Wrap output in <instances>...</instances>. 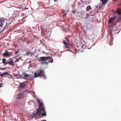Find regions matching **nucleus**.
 <instances>
[{"instance_id": "obj_1", "label": "nucleus", "mask_w": 121, "mask_h": 121, "mask_svg": "<svg viewBox=\"0 0 121 121\" xmlns=\"http://www.w3.org/2000/svg\"><path fill=\"white\" fill-rule=\"evenodd\" d=\"M40 59L41 61H43L41 64H48V63H52L53 62V60L52 57L50 56L42 57H40Z\"/></svg>"}, {"instance_id": "obj_2", "label": "nucleus", "mask_w": 121, "mask_h": 121, "mask_svg": "<svg viewBox=\"0 0 121 121\" xmlns=\"http://www.w3.org/2000/svg\"><path fill=\"white\" fill-rule=\"evenodd\" d=\"M34 75L33 77L36 78L37 77H43L44 79L46 78V76L44 74V71L43 70L40 69L38 70L36 72L34 73Z\"/></svg>"}, {"instance_id": "obj_3", "label": "nucleus", "mask_w": 121, "mask_h": 121, "mask_svg": "<svg viewBox=\"0 0 121 121\" xmlns=\"http://www.w3.org/2000/svg\"><path fill=\"white\" fill-rule=\"evenodd\" d=\"M40 111L43 113L42 114V116H46V112L45 111V108L43 104L42 103L39 104L38 109Z\"/></svg>"}, {"instance_id": "obj_4", "label": "nucleus", "mask_w": 121, "mask_h": 121, "mask_svg": "<svg viewBox=\"0 0 121 121\" xmlns=\"http://www.w3.org/2000/svg\"><path fill=\"white\" fill-rule=\"evenodd\" d=\"M115 17H113L109 19L108 21L109 23L112 25V26H115L116 23V21H115Z\"/></svg>"}, {"instance_id": "obj_5", "label": "nucleus", "mask_w": 121, "mask_h": 121, "mask_svg": "<svg viewBox=\"0 0 121 121\" xmlns=\"http://www.w3.org/2000/svg\"><path fill=\"white\" fill-rule=\"evenodd\" d=\"M116 12L117 13L118 15H120V17H119L117 19V21L118 22L121 20V9L117 10Z\"/></svg>"}, {"instance_id": "obj_6", "label": "nucleus", "mask_w": 121, "mask_h": 121, "mask_svg": "<svg viewBox=\"0 0 121 121\" xmlns=\"http://www.w3.org/2000/svg\"><path fill=\"white\" fill-rule=\"evenodd\" d=\"M43 113L42 112L40 111V110H39L38 109V110H36L35 111H34L33 112V113L35 115H39L40 114H42Z\"/></svg>"}, {"instance_id": "obj_7", "label": "nucleus", "mask_w": 121, "mask_h": 121, "mask_svg": "<svg viewBox=\"0 0 121 121\" xmlns=\"http://www.w3.org/2000/svg\"><path fill=\"white\" fill-rule=\"evenodd\" d=\"M4 52L3 54V56L9 57L10 55V52H8L6 50H4Z\"/></svg>"}, {"instance_id": "obj_8", "label": "nucleus", "mask_w": 121, "mask_h": 121, "mask_svg": "<svg viewBox=\"0 0 121 121\" xmlns=\"http://www.w3.org/2000/svg\"><path fill=\"white\" fill-rule=\"evenodd\" d=\"M63 42L64 45L65 46V48H70L71 46L70 45L68 44L64 40H63Z\"/></svg>"}, {"instance_id": "obj_9", "label": "nucleus", "mask_w": 121, "mask_h": 121, "mask_svg": "<svg viewBox=\"0 0 121 121\" xmlns=\"http://www.w3.org/2000/svg\"><path fill=\"white\" fill-rule=\"evenodd\" d=\"M25 85L24 83H22L20 84L19 86L18 87V88L19 89H21L22 88H24L25 87Z\"/></svg>"}, {"instance_id": "obj_10", "label": "nucleus", "mask_w": 121, "mask_h": 121, "mask_svg": "<svg viewBox=\"0 0 121 121\" xmlns=\"http://www.w3.org/2000/svg\"><path fill=\"white\" fill-rule=\"evenodd\" d=\"M6 64H9L12 66H13L15 65L14 62L12 60H11L10 61L8 62Z\"/></svg>"}, {"instance_id": "obj_11", "label": "nucleus", "mask_w": 121, "mask_h": 121, "mask_svg": "<svg viewBox=\"0 0 121 121\" xmlns=\"http://www.w3.org/2000/svg\"><path fill=\"white\" fill-rule=\"evenodd\" d=\"M9 74L7 72H5L4 73H3L1 74H0V76L1 77H4L5 76H6L8 75Z\"/></svg>"}, {"instance_id": "obj_12", "label": "nucleus", "mask_w": 121, "mask_h": 121, "mask_svg": "<svg viewBox=\"0 0 121 121\" xmlns=\"http://www.w3.org/2000/svg\"><path fill=\"white\" fill-rule=\"evenodd\" d=\"M4 22L3 20H0V27H1L3 26Z\"/></svg>"}, {"instance_id": "obj_13", "label": "nucleus", "mask_w": 121, "mask_h": 121, "mask_svg": "<svg viewBox=\"0 0 121 121\" xmlns=\"http://www.w3.org/2000/svg\"><path fill=\"white\" fill-rule=\"evenodd\" d=\"M91 9V8L90 6H87L86 9V11H89Z\"/></svg>"}, {"instance_id": "obj_14", "label": "nucleus", "mask_w": 121, "mask_h": 121, "mask_svg": "<svg viewBox=\"0 0 121 121\" xmlns=\"http://www.w3.org/2000/svg\"><path fill=\"white\" fill-rule=\"evenodd\" d=\"M2 63L4 64V65H5L6 64V63H7V62H6V59L5 58H3L2 59Z\"/></svg>"}, {"instance_id": "obj_15", "label": "nucleus", "mask_w": 121, "mask_h": 121, "mask_svg": "<svg viewBox=\"0 0 121 121\" xmlns=\"http://www.w3.org/2000/svg\"><path fill=\"white\" fill-rule=\"evenodd\" d=\"M100 0L102 2L103 4L106 3L108 1V0Z\"/></svg>"}, {"instance_id": "obj_16", "label": "nucleus", "mask_w": 121, "mask_h": 121, "mask_svg": "<svg viewBox=\"0 0 121 121\" xmlns=\"http://www.w3.org/2000/svg\"><path fill=\"white\" fill-rule=\"evenodd\" d=\"M22 94H19L18 97H17V99H20L22 98Z\"/></svg>"}, {"instance_id": "obj_17", "label": "nucleus", "mask_w": 121, "mask_h": 121, "mask_svg": "<svg viewBox=\"0 0 121 121\" xmlns=\"http://www.w3.org/2000/svg\"><path fill=\"white\" fill-rule=\"evenodd\" d=\"M29 75L27 74L26 73H25L24 75V76L25 78H26L29 77Z\"/></svg>"}, {"instance_id": "obj_18", "label": "nucleus", "mask_w": 121, "mask_h": 121, "mask_svg": "<svg viewBox=\"0 0 121 121\" xmlns=\"http://www.w3.org/2000/svg\"><path fill=\"white\" fill-rule=\"evenodd\" d=\"M20 60V59H17L16 60V61H15V63H16V62H19V60Z\"/></svg>"}, {"instance_id": "obj_19", "label": "nucleus", "mask_w": 121, "mask_h": 121, "mask_svg": "<svg viewBox=\"0 0 121 121\" xmlns=\"http://www.w3.org/2000/svg\"><path fill=\"white\" fill-rule=\"evenodd\" d=\"M38 102L39 103V104H40L42 103H41V102H40L39 100V99H38Z\"/></svg>"}, {"instance_id": "obj_20", "label": "nucleus", "mask_w": 121, "mask_h": 121, "mask_svg": "<svg viewBox=\"0 0 121 121\" xmlns=\"http://www.w3.org/2000/svg\"><path fill=\"white\" fill-rule=\"evenodd\" d=\"M30 53H31L30 52H27L26 53V55H29V54Z\"/></svg>"}, {"instance_id": "obj_21", "label": "nucleus", "mask_w": 121, "mask_h": 121, "mask_svg": "<svg viewBox=\"0 0 121 121\" xmlns=\"http://www.w3.org/2000/svg\"><path fill=\"white\" fill-rule=\"evenodd\" d=\"M86 16H87V17H88L89 16V14H87L86 15Z\"/></svg>"}, {"instance_id": "obj_22", "label": "nucleus", "mask_w": 121, "mask_h": 121, "mask_svg": "<svg viewBox=\"0 0 121 121\" xmlns=\"http://www.w3.org/2000/svg\"><path fill=\"white\" fill-rule=\"evenodd\" d=\"M18 53V52L16 51L15 52V54H17Z\"/></svg>"}, {"instance_id": "obj_23", "label": "nucleus", "mask_w": 121, "mask_h": 121, "mask_svg": "<svg viewBox=\"0 0 121 121\" xmlns=\"http://www.w3.org/2000/svg\"><path fill=\"white\" fill-rule=\"evenodd\" d=\"M57 0H54V1L55 2H56L57 1Z\"/></svg>"}, {"instance_id": "obj_24", "label": "nucleus", "mask_w": 121, "mask_h": 121, "mask_svg": "<svg viewBox=\"0 0 121 121\" xmlns=\"http://www.w3.org/2000/svg\"><path fill=\"white\" fill-rule=\"evenodd\" d=\"M42 121H47L46 120H43Z\"/></svg>"}, {"instance_id": "obj_25", "label": "nucleus", "mask_w": 121, "mask_h": 121, "mask_svg": "<svg viewBox=\"0 0 121 121\" xmlns=\"http://www.w3.org/2000/svg\"><path fill=\"white\" fill-rule=\"evenodd\" d=\"M1 87V85L0 84V87Z\"/></svg>"}, {"instance_id": "obj_26", "label": "nucleus", "mask_w": 121, "mask_h": 121, "mask_svg": "<svg viewBox=\"0 0 121 121\" xmlns=\"http://www.w3.org/2000/svg\"><path fill=\"white\" fill-rule=\"evenodd\" d=\"M76 52H75V54H76Z\"/></svg>"}, {"instance_id": "obj_27", "label": "nucleus", "mask_w": 121, "mask_h": 121, "mask_svg": "<svg viewBox=\"0 0 121 121\" xmlns=\"http://www.w3.org/2000/svg\"><path fill=\"white\" fill-rule=\"evenodd\" d=\"M0 60H1V59L0 58Z\"/></svg>"}, {"instance_id": "obj_28", "label": "nucleus", "mask_w": 121, "mask_h": 121, "mask_svg": "<svg viewBox=\"0 0 121 121\" xmlns=\"http://www.w3.org/2000/svg\"><path fill=\"white\" fill-rule=\"evenodd\" d=\"M1 73V72H0V73Z\"/></svg>"}]
</instances>
